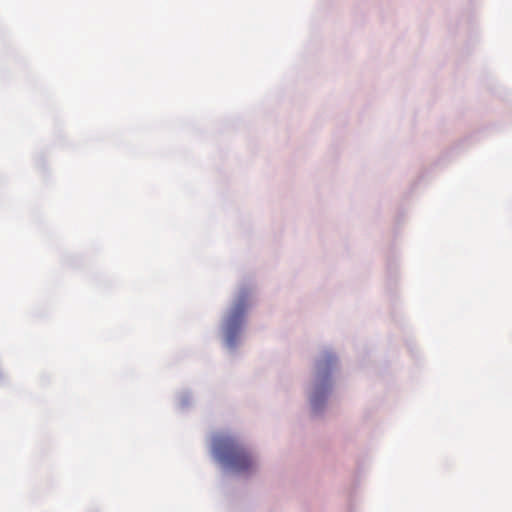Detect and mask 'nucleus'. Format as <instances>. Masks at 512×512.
I'll return each mask as SVG.
<instances>
[{
	"label": "nucleus",
	"instance_id": "1",
	"mask_svg": "<svg viewBox=\"0 0 512 512\" xmlns=\"http://www.w3.org/2000/svg\"><path fill=\"white\" fill-rule=\"evenodd\" d=\"M213 453L220 462L237 472L248 471L254 463L246 449L228 436H217L213 439Z\"/></svg>",
	"mask_w": 512,
	"mask_h": 512
},
{
	"label": "nucleus",
	"instance_id": "2",
	"mask_svg": "<svg viewBox=\"0 0 512 512\" xmlns=\"http://www.w3.org/2000/svg\"><path fill=\"white\" fill-rule=\"evenodd\" d=\"M245 311L246 304L244 301H240L234 306L227 319V341L230 345L234 344L235 336L243 322Z\"/></svg>",
	"mask_w": 512,
	"mask_h": 512
},
{
	"label": "nucleus",
	"instance_id": "3",
	"mask_svg": "<svg viewBox=\"0 0 512 512\" xmlns=\"http://www.w3.org/2000/svg\"><path fill=\"white\" fill-rule=\"evenodd\" d=\"M320 396H321V391H320V390H317V391L315 392V394L313 395L312 400H311L312 405H313V407H314V408H316V407H317L318 402H319V400H320Z\"/></svg>",
	"mask_w": 512,
	"mask_h": 512
},
{
	"label": "nucleus",
	"instance_id": "4",
	"mask_svg": "<svg viewBox=\"0 0 512 512\" xmlns=\"http://www.w3.org/2000/svg\"><path fill=\"white\" fill-rule=\"evenodd\" d=\"M324 366H325V365H324L322 362H319V363L317 364V368H318V370H319V371L323 370V369H324Z\"/></svg>",
	"mask_w": 512,
	"mask_h": 512
},
{
	"label": "nucleus",
	"instance_id": "5",
	"mask_svg": "<svg viewBox=\"0 0 512 512\" xmlns=\"http://www.w3.org/2000/svg\"><path fill=\"white\" fill-rule=\"evenodd\" d=\"M333 363V357L329 356L327 359V365H331Z\"/></svg>",
	"mask_w": 512,
	"mask_h": 512
}]
</instances>
